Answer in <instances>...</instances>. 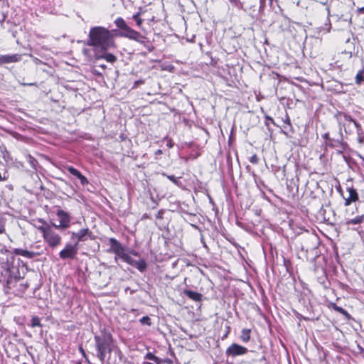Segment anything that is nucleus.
<instances>
[{"instance_id": "f257e3e1", "label": "nucleus", "mask_w": 364, "mask_h": 364, "mask_svg": "<svg viewBox=\"0 0 364 364\" xmlns=\"http://www.w3.org/2000/svg\"><path fill=\"white\" fill-rule=\"evenodd\" d=\"M87 44L93 47L94 53L99 50H108L114 47V37L111 32L102 26L90 28Z\"/></svg>"}, {"instance_id": "f03ea898", "label": "nucleus", "mask_w": 364, "mask_h": 364, "mask_svg": "<svg viewBox=\"0 0 364 364\" xmlns=\"http://www.w3.org/2000/svg\"><path fill=\"white\" fill-rule=\"evenodd\" d=\"M41 225H33L41 233L43 240L52 249L56 248L61 244L62 237L53 228V226L48 225L43 219H38Z\"/></svg>"}, {"instance_id": "7ed1b4c3", "label": "nucleus", "mask_w": 364, "mask_h": 364, "mask_svg": "<svg viewBox=\"0 0 364 364\" xmlns=\"http://www.w3.org/2000/svg\"><path fill=\"white\" fill-rule=\"evenodd\" d=\"M95 346L97 350V356L103 362L107 353H111L115 348L113 338L109 333H103L100 336H95Z\"/></svg>"}, {"instance_id": "20e7f679", "label": "nucleus", "mask_w": 364, "mask_h": 364, "mask_svg": "<svg viewBox=\"0 0 364 364\" xmlns=\"http://www.w3.org/2000/svg\"><path fill=\"white\" fill-rule=\"evenodd\" d=\"M78 251L77 242L75 244L67 243L65 247L60 252L59 256L63 259H73Z\"/></svg>"}, {"instance_id": "39448f33", "label": "nucleus", "mask_w": 364, "mask_h": 364, "mask_svg": "<svg viewBox=\"0 0 364 364\" xmlns=\"http://www.w3.org/2000/svg\"><path fill=\"white\" fill-rule=\"evenodd\" d=\"M56 215L60 220V225H57L53 224V226L55 228H62L63 229L68 228L70 223V215L62 209H58L56 212Z\"/></svg>"}, {"instance_id": "423d86ee", "label": "nucleus", "mask_w": 364, "mask_h": 364, "mask_svg": "<svg viewBox=\"0 0 364 364\" xmlns=\"http://www.w3.org/2000/svg\"><path fill=\"white\" fill-rule=\"evenodd\" d=\"M247 352V348L237 343H232L227 348L225 353L228 356L236 357L244 355Z\"/></svg>"}, {"instance_id": "0eeeda50", "label": "nucleus", "mask_w": 364, "mask_h": 364, "mask_svg": "<svg viewBox=\"0 0 364 364\" xmlns=\"http://www.w3.org/2000/svg\"><path fill=\"white\" fill-rule=\"evenodd\" d=\"M107 50H99L94 53V56L96 60L105 59L107 62L113 63L117 60V57L107 52Z\"/></svg>"}, {"instance_id": "6e6552de", "label": "nucleus", "mask_w": 364, "mask_h": 364, "mask_svg": "<svg viewBox=\"0 0 364 364\" xmlns=\"http://www.w3.org/2000/svg\"><path fill=\"white\" fill-rule=\"evenodd\" d=\"M21 59V55L20 54L0 55V65L6 63H16L20 61Z\"/></svg>"}, {"instance_id": "1a4fd4ad", "label": "nucleus", "mask_w": 364, "mask_h": 364, "mask_svg": "<svg viewBox=\"0 0 364 364\" xmlns=\"http://www.w3.org/2000/svg\"><path fill=\"white\" fill-rule=\"evenodd\" d=\"M66 169L70 174L76 176L80 181V183L82 186H85L89 183L87 178L73 166H68Z\"/></svg>"}, {"instance_id": "9d476101", "label": "nucleus", "mask_w": 364, "mask_h": 364, "mask_svg": "<svg viewBox=\"0 0 364 364\" xmlns=\"http://www.w3.org/2000/svg\"><path fill=\"white\" fill-rule=\"evenodd\" d=\"M13 253L16 255H20L28 259H33L36 256L40 255V253L31 252L26 250H23L21 248H15L13 250Z\"/></svg>"}, {"instance_id": "9b49d317", "label": "nucleus", "mask_w": 364, "mask_h": 364, "mask_svg": "<svg viewBox=\"0 0 364 364\" xmlns=\"http://www.w3.org/2000/svg\"><path fill=\"white\" fill-rule=\"evenodd\" d=\"M91 232L88 228L81 229L77 232H73L72 239H76L77 242H79L80 241L85 240V236L90 235Z\"/></svg>"}, {"instance_id": "f8f14e48", "label": "nucleus", "mask_w": 364, "mask_h": 364, "mask_svg": "<svg viewBox=\"0 0 364 364\" xmlns=\"http://www.w3.org/2000/svg\"><path fill=\"white\" fill-rule=\"evenodd\" d=\"M120 36L134 41L136 38L139 37V32L128 26L127 29L122 31Z\"/></svg>"}, {"instance_id": "ddd939ff", "label": "nucleus", "mask_w": 364, "mask_h": 364, "mask_svg": "<svg viewBox=\"0 0 364 364\" xmlns=\"http://www.w3.org/2000/svg\"><path fill=\"white\" fill-rule=\"evenodd\" d=\"M128 264L134 267L140 272H144L146 269V263L144 259L135 260L131 257Z\"/></svg>"}, {"instance_id": "4468645a", "label": "nucleus", "mask_w": 364, "mask_h": 364, "mask_svg": "<svg viewBox=\"0 0 364 364\" xmlns=\"http://www.w3.org/2000/svg\"><path fill=\"white\" fill-rule=\"evenodd\" d=\"M346 121H348L349 123H353L354 126L357 128V133L358 136V141L362 143L363 141V136H362L363 132L360 125L355 120H353L350 116L344 115Z\"/></svg>"}, {"instance_id": "2eb2a0df", "label": "nucleus", "mask_w": 364, "mask_h": 364, "mask_svg": "<svg viewBox=\"0 0 364 364\" xmlns=\"http://www.w3.org/2000/svg\"><path fill=\"white\" fill-rule=\"evenodd\" d=\"M110 248L108 250V252H113L116 254L122 247L123 245L115 238L111 237L109 239Z\"/></svg>"}, {"instance_id": "dca6fc26", "label": "nucleus", "mask_w": 364, "mask_h": 364, "mask_svg": "<svg viewBox=\"0 0 364 364\" xmlns=\"http://www.w3.org/2000/svg\"><path fill=\"white\" fill-rule=\"evenodd\" d=\"M183 293L186 296H187L189 299H192L195 301H200L202 300V294L200 293L193 291L190 289H185Z\"/></svg>"}, {"instance_id": "f3484780", "label": "nucleus", "mask_w": 364, "mask_h": 364, "mask_svg": "<svg viewBox=\"0 0 364 364\" xmlns=\"http://www.w3.org/2000/svg\"><path fill=\"white\" fill-rule=\"evenodd\" d=\"M115 260L117 259V257L122 259L124 262L128 263L129 262V259H131V256L129 255L126 251L125 248L123 246L115 254Z\"/></svg>"}, {"instance_id": "a211bd4d", "label": "nucleus", "mask_w": 364, "mask_h": 364, "mask_svg": "<svg viewBox=\"0 0 364 364\" xmlns=\"http://www.w3.org/2000/svg\"><path fill=\"white\" fill-rule=\"evenodd\" d=\"M364 222V215H359L355 216L353 218L348 219L346 221V225L347 226L354 225H360Z\"/></svg>"}, {"instance_id": "6ab92c4d", "label": "nucleus", "mask_w": 364, "mask_h": 364, "mask_svg": "<svg viewBox=\"0 0 364 364\" xmlns=\"http://www.w3.org/2000/svg\"><path fill=\"white\" fill-rule=\"evenodd\" d=\"M134 41L144 45L145 47L147 48V49L149 51H152V50L154 48L153 46L149 45V41H147L146 38L144 37V36H142L140 33H139V37L136 38V39H135Z\"/></svg>"}, {"instance_id": "aec40b11", "label": "nucleus", "mask_w": 364, "mask_h": 364, "mask_svg": "<svg viewBox=\"0 0 364 364\" xmlns=\"http://www.w3.org/2000/svg\"><path fill=\"white\" fill-rule=\"evenodd\" d=\"M114 23L117 26V27H118L119 28L122 29V31H124L128 27V26H127V23L125 22V21L122 18H121V17H118L114 21Z\"/></svg>"}, {"instance_id": "412c9836", "label": "nucleus", "mask_w": 364, "mask_h": 364, "mask_svg": "<svg viewBox=\"0 0 364 364\" xmlns=\"http://www.w3.org/2000/svg\"><path fill=\"white\" fill-rule=\"evenodd\" d=\"M250 333H251L250 329H247V328L243 329L242 331L241 336H240L241 340L245 343L248 342L250 340Z\"/></svg>"}, {"instance_id": "4be33fe9", "label": "nucleus", "mask_w": 364, "mask_h": 364, "mask_svg": "<svg viewBox=\"0 0 364 364\" xmlns=\"http://www.w3.org/2000/svg\"><path fill=\"white\" fill-rule=\"evenodd\" d=\"M347 191L349 193L348 198H349L351 200H353L354 202L358 200V194L355 189H354L353 188H348Z\"/></svg>"}, {"instance_id": "5701e85b", "label": "nucleus", "mask_w": 364, "mask_h": 364, "mask_svg": "<svg viewBox=\"0 0 364 364\" xmlns=\"http://www.w3.org/2000/svg\"><path fill=\"white\" fill-rule=\"evenodd\" d=\"M31 326L32 328L37 327V326H38V327L42 326L41 320L38 316H34L32 317L31 321Z\"/></svg>"}, {"instance_id": "b1692460", "label": "nucleus", "mask_w": 364, "mask_h": 364, "mask_svg": "<svg viewBox=\"0 0 364 364\" xmlns=\"http://www.w3.org/2000/svg\"><path fill=\"white\" fill-rule=\"evenodd\" d=\"M364 82V70L358 72L355 76V83L360 85Z\"/></svg>"}, {"instance_id": "393cba45", "label": "nucleus", "mask_w": 364, "mask_h": 364, "mask_svg": "<svg viewBox=\"0 0 364 364\" xmlns=\"http://www.w3.org/2000/svg\"><path fill=\"white\" fill-rule=\"evenodd\" d=\"M163 176H165L168 178L171 182H173L175 185L178 186H181V182L179 181L178 178H176L173 175H167L166 173H163Z\"/></svg>"}, {"instance_id": "a878e982", "label": "nucleus", "mask_w": 364, "mask_h": 364, "mask_svg": "<svg viewBox=\"0 0 364 364\" xmlns=\"http://www.w3.org/2000/svg\"><path fill=\"white\" fill-rule=\"evenodd\" d=\"M145 359H147V360H153L157 363H159L160 361V359L155 356L153 353H148L146 355H145Z\"/></svg>"}, {"instance_id": "bb28decb", "label": "nucleus", "mask_w": 364, "mask_h": 364, "mask_svg": "<svg viewBox=\"0 0 364 364\" xmlns=\"http://www.w3.org/2000/svg\"><path fill=\"white\" fill-rule=\"evenodd\" d=\"M5 223L6 220L2 216H0V234H3L5 232Z\"/></svg>"}, {"instance_id": "cd10ccee", "label": "nucleus", "mask_w": 364, "mask_h": 364, "mask_svg": "<svg viewBox=\"0 0 364 364\" xmlns=\"http://www.w3.org/2000/svg\"><path fill=\"white\" fill-rule=\"evenodd\" d=\"M140 323L143 325H147V326H151V319L149 316H143L141 319H140Z\"/></svg>"}, {"instance_id": "c85d7f7f", "label": "nucleus", "mask_w": 364, "mask_h": 364, "mask_svg": "<svg viewBox=\"0 0 364 364\" xmlns=\"http://www.w3.org/2000/svg\"><path fill=\"white\" fill-rule=\"evenodd\" d=\"M133 18L135 20L136 25L140 27L142 23V19L139 17V14L137 13L133 16Z\"/></svg>"}, {"instance_id": "c756f323", "label": "nucleus", "mask_w": 364, "mask_h": 364, "mask_svg": "<svg viewBox=\"0 0 364 364\" xmlns=\"http://www.w3.org/2000/svg\"><path fill=\"white\" fill-rule=\"evenodd\" d=\"M250 161L253 164H257L258 162H259V159L257 156V154H254L252 155L250 158Z\"/></svg>"}, {"instance_id": "7c9ffc66", "label": "nucleus", "mask_w": 364, "mask_h": 364, "mask_svg": "<svg viewBox=\"0 0 364 364\" xmlns=\"http://www.w3.org/2000/svg\"><path fill=\"white\" fill-rule=\"evenodd\" d=\"M144 83V80H136V81H135L134 82L132 88L133 89L137 88L140 85H143Z\"/></svg>"}, {"instance_id": "2f4dec72", "label": "nucleus", "mask_w": 364, "mask_h": 364, "mask_svg": "<svg viewBox=\"0 0 364 364\" xmlns=\"http://www.w3.org/2000/svg\"><path fill=\"white\" fill-rule=\"evenodd\" d=\"M353 202H354V201L351 200L349 198H345V205L346 206L350 205Z\"/></svg>"}, {"instance_id": "473e14b6", "label": "nucleus", "mask_w": 364, "mask_h": 364, "mask_svg": "<svg viewBox=\"0 0 364 364\" xmlns=\"http://www.w3.org/2000/svg\"><path fill=\"white\" fill-rule=\"evenodd\" d=\"M335 309L338 312H340L341 314H346V311L342 307L336 306V307H335Z\"/></svg>"}, {"instance_id": "72a5a7b5", "label": "nucleus", "mask_w": 364, "mask_h": 364, "mask_svg": "<svg viewBox=\"0 0 364 364\" xmlns=\"http://www.w3.org/2000/svg\"><path fill=\"white\" fill-rule=\"evenodd\" d=\"M167 139V146L169 147V148H171L173 146V144L172 142V141L171 139Z\"/></svg>"}, {"instance_id": "f704fd0d", "label": "nucleus", "mask_w": 364, "mask_h": 364, "mask_svg": "<svg viewBox=\"0 0 364 364\" xmlns=\"http://www.w3.org/2000/svg\"><path fill=\"white\" fill-rule=\"evenodd\" d=\"M232 4H233L235 6H237L238 4L239 0H229Z\"/></svg>"}, {"instance_id": "c9c22d12", "label": "nucleus", "mask_w": 364, "mask_h": 364, "mask_svg": "<svg viewBox=\"0 0 364 364\" xmlns=\"http://www.w3.org/2000/svg\"><path fill=\"white\" fill-rule=\"evenodd\" d=\"M160 154H162V151L161 149H158L157 151H156V152H155L156 156L160 155Z\"/></svg>"}, {"instance_id": "e433bc0d", "label": "nucleus", "mask_w": 364, "mask_h": 364, "mask_svg": "<svg viewBox=\"0 0 364 364\" xmlns=\"http://www.w3.org/2000/svg\"><path fill=\"white\" fill-rule=\"evenodd\" d=\"M22 85H23L32 86V85H35V83H23Z\"/></svg>"}, {"instance_id": "4c0bfd02", "label": "nucleus", "mask_w": 364, "mask_h": 364, "mask_svg": "<svg viewBox=\"0 0 364 364\" xmlns=\"http://www.w3.org/2000/svg\"><path fill=\"white\" fill-rule=\"evenodd\" d=\"M80 352H82L84 354L85 352H84V350L82 349V348H80Z\"/></svg>"}, {"instance_id": "58836bf2", "label": "nucleus", "mask_w": 364, "mask_h": 364, "mask_svg": "<svg viewBox=\"0 0 364 364\" xmlns=\"http://www.w3.org/2000/svg\"><path fill=\"white\" fill-rule=\"evenodd\" d=\"M360 11L361 12H363V13H364V7H363V8L360 9Z\"/></svg>"}, {"instance_id": "ea45409f", "label": "nucleus", "mask_w": 364, "mask_h": 364, "mask_svg": "<svg viewBox=\"0 0 364 364\" xmlns=\"http://www.w3.org/2000/svg\"><path fill=\"white\" fill-rule=\"evenodd\" d=\"M100 66L101 68H106V65H100Z\"/></svg>"}, {"instance_id": "a19ab883", "label": "nucleus", "mask_w": 364, "mask_h": 364, "mask_svg": "<svg viewBox=\"0 0 364 364\" xmlns=\"http://www.w3.org/2000/svg\"><path fill=\"white\" fill-rule=\"evenodd\" d=\"M324 138H327L328 137V134H325L324 136H323Z\"/></svg>"}, {"instance_id": "79ce46f5", "label": "nucleus", "mask_w": 364, "mask_h": 364, "mask_svg": "<svg viewBox=\"0 0 364 364\" xmlns=\"http://www.w3.org/2000/svg\"><path fill=\"white\" fill-rule=\"evenodd\" d=\"M133 255H134L137 256V255H138V253H137V252H133Z\"/></svg>"}, {"instance_id": "37998d69", "label": "nucleus", "mask_w": 364, "mask_h": 364, "mask_svg": "<svg viewBox=\"0 0 364 364\" xmlns=\"http://www.w3.org/2000/svg\"><path fill=\"white\" fill-rule=\"evenodd\" d=\"M143 364H151V363H149V362H144Z\"/></svg>"}, {"instance_id": "c03bdc74", "label": "nucleus", "mask_w": 364, "mask_h": 364, "mask_svg": "<svg viewBox=\"0 0 364 364\" xmlns=\"http://www.w3.org/2000/svg\"><path fill=\"white\" fill-rule=\"evenodd\" d=\"M361 351L364 353V348H361Z\"/></svg>"}, {"instance_id": "a18cd8bd", "label": "nucleus", "mask_w": 364, "mask_h": 364, "mask_svg": "<svg viewBox=\"0 0 364 364\" xmlns=\"http://www.w3.org/2000/svg\"><path fill=\"white\" fill-rule=\"evenodd\" d=\"M77 364H81V363H78Z\"/></svg>"}]
</instances>
